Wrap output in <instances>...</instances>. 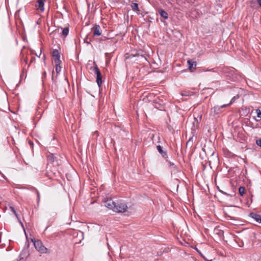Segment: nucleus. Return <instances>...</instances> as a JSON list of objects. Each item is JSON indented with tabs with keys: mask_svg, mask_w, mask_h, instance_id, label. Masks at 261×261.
Segmentation results:
<instances>
[{
	"mask_svg": "<svg viewBox=\"0 0 261 261\" xmlns=\"http://www.w3.org/2000/svg\"><path fill=\"white\" fill-rule=\"evenodd\" d=\"M103 203L105 206L116 213H125L127 211V205L123 202H115L112 199H107Z\"/></svg>",
	"mask_w": 261,
	"mask_h": 261,
	"instance_id": "f257e3e1",
	"label": "nucleus"
},
{
	"mask_svg": "<svg viewBox=\"0 0 261 261\" xmlns=\"http://www.w3.org/2000/svg\"><path fill=\"white\" fill-rule=\"evenodd\" d=\"M31 240L33 243L35 249L39 253L42 254L50 253V250L43 245L42 242L40 240H36L33 238L31 239Z\"/></svg>",
	"mask_w": 261,
	"mask_h": 261,
	"instance_id": "f03ea898",
	"label": "nucleus"
},
{
	"mask_svg": "<svg viewBox=\"0 0 261 261\" xmlns=\"http://www.w3.org/2000/svg\"><path fill=\"white\" fill-rule=\"evenodd\" d=\"M89 70L94 72L96 74V82L98 86L100 87L102 83V75L95 61L93 62V66L90 67Z\"/></svg>",
	"mask_w": 261,
	"mask_h": 261,
	"instance_id": "7ed1b4c3",
	"label": "nucleus"
},
{
	"mask_svg": "<svg viewBox=\"0 0 261 261\" xmlns=\"http://www.w3.org/2000/svg\"><path fill=\"white\" fill-rule=\"evenodd\" d=\"M226 107V105H223L221 106H215L211 108L210 110V115L213 116L218 115L222 112V109Z\"/></svg>",
	"mask_w": 261,
	"mask_h": 261,
	"instance_id": "20e7f679",
	"label": "nucleus"
},
{
	"mask_svg": "<svg viewBox=\"0 0 261 261\" xmlns=\"http://www.w3.org/2000/svg\"><path fill=\"white\" fill-rule=\"evenodd\" d=\"M93 32V37H98L101 34V29L99 25L94 24L93 27L91 29Z\"/></svg>",
	"mask_w": 261,
	"mask_h": 261,
	"instance_id": "39448f33",
	"label": "nucleus"
},
{
	"mask_svg": "<svg viewBox=\"0 0 261 261\" xmlns=\"http://www.w3.org/2000/svg\"><path fill=\"white\" fill-rule=\"evenodd\" d=\"M52 56L54 58L55 64L61 63L60 60V53L58 49H54L52 51Z\"/></svg>",
	"mask_w": 261,
	"mask_h": 261,
	"instance_id": "423d86ee",
	"label": "nucleus"
},
{
	"mask_svg": "<svg viewBox=\"0 0 261 261\" xmlns=\"http://www.w3.org/2000/svg\"><path fill=\"white\" fill-rule=\"evenodd\" d=\"M46 0H37L35 4V7L37 10L40 12H43L44 11V3Z\"/></svg>",
	"mask_w": 261,
	"mask_h": 261,
	"instance_id": "0eeeda50",
	"label": "nucleus"
},
{
	"mask_svg": "<svg viewBox=\"0 0 261 261\" xmlns=\"http://www.w3.org/2000/svg\"><path fill=\"white\" fill-rule=\"evenodd\" d=\"M256 2L261 8V0H249L248 2V5H249L251 8L255 9L257 8Z\"/></svg>",
	"mask_w": 261,
	"mask_h": 261,
	"instance_id": "6e6552de",
	"label": "nucleus"
},
{
	"mask_svg": "<svg viewBox=\"0 0 261 261\" xmlns=\"http://www.w3.org/2000/svg\"><path fill=\"white\" fill-rule=\"evenodd\" d=\"M249 217L253 219L256 222L261 223V215L256 214L255 213H250L249 214Z\"/></svg>",
	"mask_w": 261,
	"mask_h": 261,
	"instance_id": "1a4fd4ad",
	"label": "nucleus"
},
{
	"mask_svg": "<svg viewBox=\"0 0 261 261\" xmlns=\"http://www.w3.org/2000/svg\"><path fill=\"white\" fill-rule=\"evenodd\" d=\"M156 149L162 155V156L166 159L167 158V152L166 150H163V147L160 146V145H158L156 146Z\"/></svg>",
	"mask_w": 261,
	"mask_h": 261,
	"instance_id": "9d476101",
	"label": "nucleus"
},
{
	"mask_svg": "<svg viewBox=\"0 0 261 261\" xmlns=\"http://www.w3.org/2000/svg\"><path fill=\"white\" fill-rule=\"evenodd\" d=\"M158 13L164 19H167L168 18V14L166 11L162 9H159L157 10Z\"/></svg>",
	"mask_w": 261,
	"mask_h": 261,
	"instance_id": "9b49d317",
	"label": "nucleus"
},
{
	"mask_svg": "<svg viewBox=\"0 0 261 261\" xmlns=\"http://www.w3.org/2000/svg\"><path fill=\"white\" fill-rule=\"evenodd\" d=\"M188 65L189 69L191 71H192V69H195L196 68V63L194 61L189 60L188 61Z\"/></svg>",
	"mask_w": 261,
	"mask_h": 261,
	"instance_id": "f8f14e48",
	"label": "nucleus"
},
{
	"mask_svg": "<svg viewBox=\"0 0 261 261\" xmlns=\"http://www.w3.org/2000/svg\"><path fill=\"white\" fill-rule=\"evenodd\" d=\"M28 61V58L27 57L24 58L23 59H22V60H21L22 64L23 65V71H24V70H26V68H25V66L27 65Z\"/></svg>",
	"mask_w": 261,
	"mask_h": 261,
	"instance_id": "ddd939ff",
	"label": "nucleus"
},
{
	"mask_svg": "<svg viewBox=\"0 0 261 261\" xmlns=\"http://www.w3.org/2000/svg\"><path fill=\"white\" fill-rule=\"evenodd\" d=\"M131 8L132 9L134 10V11H139V7H138V4L137 3H132L131 4Z\"/></svg>",
	"mask_w": 261,
	"mask_h": 261,
	"instance_id": "4468645a",
	"label": "nucleus"
},
{
	"mask_svg": "<svg viewBox=\"0 0 261 261\" xmlns=\"http://www.w3.org/2000/svg\"><path fill=\"white\" fill-rule=\"evenodd\" d=\"M256 113L257 114V117L258 118V119H256V121H260L261 120V110L259 109H256Z\"/></svg>",
	"mask_w": 261,
	"mask_h": 261,
	"instance_id": "2eb2a0df",
	"label": "nucleus"
},
{
	"mask_svg": "<svg viewBox=\"0 0 261 261\" xmlns=\"http://www.w3.org/2000/svg\"><path fill=\"white\" fill-rule=\"evenodd\" d=\"M55 156L53 154L49 153L47 155V159L48 161H49L50 162H54L55 161Z\"/></svg>",
	"mask_w": 261,
	"mask_h": 261,
	"instance_id": "dca6fc26",
	"label": "nucleus"
},
{
	"mask_svg": "<svg viewBox=\"0 0 261 261\" xmlns=\"http://www.w3.org/2000/svg\"><path fill=\"white\" fill-rule=\"evenodd\" d=\"M69 33V29L67 27L64 28L62 30V34L64 37L68 35Z\"/></svg>",
	"mask_w": 261,
	"mask_h": 261,
	"instance_id": "f3484780",
	"label": "nucleus"
},
{
	"mask_svg": "<svg viewBox=\"0 0 261 261\" xmlns=\"http://www.w3.org/2000/svg\"><path fill=\"white\" fill-rule=\"evenodd\" d=\"M61 63L55 64L56 65V71L57 73H59L61 70V66H60Z\"/></svg>",
	"mask_w": 261,
	"mask_h": 261,
	"instance_id": "a211bd4d",
	"label": "nucleus"
},
{
	"mask_svg": "<svg viewBox=\"0 0 261 261\" xmlns=\"http://www.w3.org/2000/svg\"><path fill=\"white\" fill-rule=\"evenodd\" d=\"M245 189L244 187H239V194L241 195V196H243L244 193H245Z\"/></svg>",
	"mask_w": 261,
	"mask_h": 261,
	"instance_id": "6ab92c4d",
	"label": "nucleus"
},
{
	"mask_svg": "<svg viewBox=\"0 0 261 261\" xmlns=\"http://www.w3.org/2000/svg\"><path fill=\"white\" fill-rule=\"evenodd\" d=\"M35 191L37 196V204L38 205L40 200V194L38 190L35 189Z\"/></svg>",
	"mask_w": 261,
	"mask_h": 261,
	"instance_id": "aec40b11",
	"label": "nucleus"
},
{
	"mask_svg": "<svg viewBox=\"0 0 261 261\" xmlns=\"http://www.w3.org/2000/svg\"><path fill=\"white\" fill-rule=\"evenodd\" d=\"M238 98V96H233V97L231 98V100H230V102H229V103H228V104H226V105H227V106H228L231 105V104H232V103L235 101V100H236Z\"/></svg>",
	"mask_w": 261,
	"mask_h": 261,
	"instance_id": "412c9836",
	"label": "nucleus"
},
{
	"mask_svg": "<svg viewBox=\"0 0 261 261\" xmlns=\"http://www.w3.org/2000/svg\"><path fill=\"white\" fill-rule=\"evenodd\" d=\"M92 41V39L88 38V36H87L84 39V42L89 44Z\"/></svg>",
	"mask_w": 261,
	"mask_h": 261,
	"instance_id": "4be33fe9",
	"label": "nucleus"
},
{
	"mask_svg": "<svg viewBox=\"0 0 261 261\" xmlns=\"http://www.w3.org/2000/svg\"><path fill=\"white\" fill-rule=\"evenodd\" d=\"M10 208H11V211L13 212V213L15 214L16 217L17 218H18V215H17V214L16 212L15 208L13 206H11Z\"/></svg>",
	"mask_w": 261,
	"mask_h": 261,
	"instance_id": "5701e85b",
	"label": "nucleus"
},
{
	"mask_svg": "<svg viewBox=\"0 0 261 261\" xmlns=\"http://www.w3.org/2000/svg\"><path fill=\"white\" fill-rule=\"evenodd\" d=\"M46 72L45 71H44L42 73V79L43 82H44V79L46 78Z\"/></svg>",
	"mask_w": 261,
	"mask_h": 261,
	"instance_id": "b1692460",
	"label": "nucleus"
},
{
	"mask_svg": "<svg viewBox=\"0 0 261 261\" xmlns=\"http://www.w3.org/2000/svg\"><path fill=\"white\" fill-rule=\"evenodd\" d=\"M256 143L258 146L261 147V139L257 140L256 141Z\"/></svg>",
	"mask_w": 261,
	"mask_h": 261,
	"instance_id": "393cba45",
	"label": "nucleus"
},
{
	"mask_svg": "<svg viewBox=\"0 0 261 261\" xmlns=\"http://www.w3.org/2000/svg\"><path fill=\"white\" fill-rule=\"evenodd\" d=\"M156 137L158 139L157 143H160V136L159 134L157 135Z\"/></svg>",
	"mask_w": 261,
	"mask_h": 261,
	"instance_id": "a878e982",
	"label": "nucleus"
},
{
	"mask_svg": "<svg viewBox=\"0 0 261 261\" xmlns=\"http://www.w3.org/2000/svg\"><path fill=\"white\" fill-rule=\"evenodd\" d=\"M109 38L106 37H103L102 38L100 39V41H106L108 40Z\"/></svg>",
	"mask_w": 261,
	"mask_h": 261,
	"instance_id": "bb28decb",
	"label": "nucleus"
},
{
	"mask_svg": "<svg viewBox=\"0 0 261 261\" xmlns=\"http://www.w3.org/2000/svg\"><path fill=\"white\" fill-rule=\"evenodd\" d=\"M169 165H170V166H172V167H175V164L173 163H172L171 162H169Z\"/></svg>",
	"mask_w": 261,
	"mask_h": 261,
	"instance_id": "cd10ccee",
	"label": "nucleus"
},
{
	"mask_svg": "<svg viewBox=\"0 0 261 261\" xmlns=\"http://www.w3.org/2000/svg\"><path fill=\"white\" fill-rule=\"evenodd\" d=\"M35 57H32L31 59V61H30V63H33L34 62H35Z\"/></svg>",
	"mask_w": 261,
	"mask_h": 261,
	"instance_id": "c85d7f7f",
	"label": "nucleus"
},
{
	"mask_svg": "<svg viewBox=\"0 0 261 261\" xmlns=\"http://www.w3.org/2000/svg\"><path fill=\"white\" fill-rule=\"evenodd\" d=\"M198 252H199V254H200V255H201L203 258H204V256L202 255V254L201 252H199L198 251Z\"/></svg>",
	"mask_w": 261,
	"mask_h": 261,
	"instance_id": "c756f323",
	"label": "nucleus"
},
{
	"mask_svg": "<svg viewBox=\"0 0 261 261\" xmlns=\"http://www.w3.org/2000/svg\"><path fill=\"white\" fill-rule=\"evenodd\" d=\"M155 137V136L154 135H152V140H153V142H154V138Z\"/></svg>",
	"mask_w": 261,
	"mask_h": 261,
	"instance_id": "7c9ffc66",
	"label": "nucleus"
},
{
	"mask_svg": "<svg viewBox=\"0 0 261 261\" xmlns=\"http://www.w3.org/2000/svg\"><path fill=\"white\" fill-rule=\"evenodd\" d=\"M41 55V53H40L39 55H36V56L38 57H40Z\"/></svg>",
	"mask_w": 261,
	"mask_h": 261,
	"instance_id": "2f4dec72",
	"label": "nucleus"
},
{
	"mask_svg": "<svg viewBox=\"0 0 261 261\" xmlns=\"http://www.w3.org/2000/svg\"><path fill=\"white\" fill-rule=\"evenodd\" d=\"M43 58H44V59H45V56L44 55H43Z\"/></svg>",
	"mask_w": 261,
	"mask_h": 261,
	"instance_id": "473e14b6",
	"label": "nucleus"
},
{
	"mask_svg": "<svg viewBox=\"0 0 261 261\" xmlns=\"http://www.w3.org/2000/svg\"><path fill=\"white\" fill-rule=\"evenodd\" d=\"M182 95H185V96H186L187 95H186V94H182Z\"/></svg>",
	"mask_w": 261,
	"mask_h": 261,
	"instance_id": "72a5a7b5",
	"label": "nucleus"
},
{
	"mask_svg": "<svg viewBox=\"0 0 261 261\" xmlns=\"http://www.w3.org/2000/svg\"><path fill=\"white\" fill-rule=\"evenodd\" d=\"M52 80L53 81L54 80V77L52 76Z\"/></svg>",
	"mask_w": 261,
	"mask_h": 261,
	"instance_id": "f704fd0d",
	"label": "nucleus"
}]
</instances>
